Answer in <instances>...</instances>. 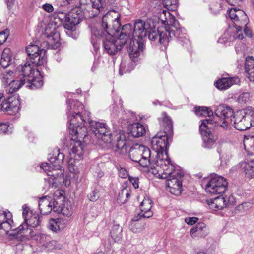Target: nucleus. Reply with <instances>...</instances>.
I'll use <instances>...</instances> for the list:
<instances>
[{
  "instance_id": "1",
  "label": "nucleus",
  "mask_w": 254,
  "mask_h": 254,
  "mask_svg": "<svg viewBox=\"0 0 254 254\" xmlns=\"http://www.w3.org/2000/svg\"><path fill=\"white\" fill-rule=\"evenodd\" d=\"M159 121L163 132H159L152 138L151 156L157 167L163 170L161 177L166 179L168 190L175 195H179L182 192L181 178L184 174L171 163L167 153L168 142L172 140L173 134L172 121L165 112L162 114Z\"/></svg>"
},
{
  "instance_id": "2",
  "label": "nucleus",
  "mask_w": 254,
  "mask_h": 254,
  "mask_svg": "<svg viewBox=\"0 0 254 254\" xmlns=\"http://www.w3.org/2000/svg\"><path fill=\"white\" fill-rule=\"evenodd\" d=\"M131 26L132 27L131 25ZM147 35L149 39L154 44L163 45L164 49H166L168 45L170 33L168 28L161 27L156 30L155 22L151 19L145 21L141 19L137 20L134 23L133 31L132 30L130 37L143 40Z\"/></svg>"
},
{
  "instance_id": "3",
  "label": "nucleus",
  "mask_w": 254,
  "mask_h": 254,
  "mask_svg": "<svg viewBox=\"0 0 254 254\" xmlns=\"http://www.w3.org/2000/svg\"><path fill=\"white\" fill-rule=\"evenodd\" d=\"M84 120L80 113L72 115L68 126L72 140L74 142L70 152V161L74 158L80 160L83 155V150L82 141L87 136V128L84 125Z\"/></svg>"
},
{
  "instance_id": "4",
  "label": "nucleus",
  "mask_w": 254,
  "mask_h": 254,
  "mask_svg": "<svg viewBox=\"0 0 254 254\" xmlns=\"http://www.w3.org/2000/svg\"><path fill=\"white\" fill-rule=\"evenodd\" d=\"M120 14L114 10H110L103 16L101 23V29L95 28L92 30L91 42L95 47L97 46V42L93 41V37H102L104 35H115L118 34L121 29L120 21Z\"/></svg>"
},
{
  "instance_id": "5",
  "label": "nucleus",
  "mask_w": 254,
  "mask_h": 254,
  "mask_svg": "<svg viewBox=\"0 0 254 254\" xmlns=\"http://www.w3.org/2000/svg\"><path fill=\"white\" fill-rule=\"evenodd\" d=\"M132 33V27L130 24L124 25L122 28L120 34L117 39L115 37L118 36V34L115 35H104L102 37H96V38H104L103 45L105 51L109 55H115L119 52L130 37Z\"/></svg>"
},
{
  "instance_id": "6",
  "label": "nucleus",
  "mask_w": 254,
  "mask_h": 254,
  "mask_svg": "<svg viewBox=\"0 0 254 254\" xmlns=\"http://www.w3.org/2000/svg\"><path fill=\"white\" fill-rule=\"evenodd\" d=\"M129 156L131 160L139 163L143 167L157 168L155 160L152 157L151 150L144 145L138 144L133 145L129 150Z\"/></svg>"
},
{
  "instance_id": "7",
  "label": "nucleus",
  "mask_w": 254,
  "mask_h": 254,
  "mask_svg": "<svg viewBox=\"0 0 254 254\" xmlns=\"http://www.w3.org/2000/svg\"><path fill=\"white\" fill-rule=\"evenodd\" d=\"M237 130L243 131L254 126V110L251 107L236 112L229 124Z\"/></svg>"
},
{
  "instance_id": "8",
  "label": "nucleus",
  "mask_w": 254,
  "mask_h": 254,
  "mask_svg": "<svg viewBox=\"0 0 254 254\" xmlns=\"http://www.w3.org/2000/svg\"><path fill=\"white\" fill-rule=\"evenodd\" d=\"M22 209L24 223L16 228L17 231L13 234L21 233L22 236L27 237L28 234H30L31 232L28 227L35 228L39 226L41 223V217L37 213L30 211L26 205H23Z\"/></svg>"
},
{
  "instance_id": "9",
  "label": "nucleus",
  "mask_w": 254,
  "mask_h": 254,
  "mask_svg": "<svg viewBox=\"0 0 254 254\" xmlns=\"http://www.w3.org/2000/svg\"><path fill=\"white\" fill-rule=\"evenodd\" d=\"M168 14L169 19L166 18L165 20L164 24L167 23V24L171 25L175 30H173L169 26H163L164 28H168L169 29V32L170 33V36L168 39V43L170 40L172 39L173 37H176L180 43L184 46L185 45H189L190 41L187 38L186 30L184 28L180 27L178 21L175 19V17L171 15L169 12H167Z\"/></svg>"
},
{
  "instance_id": "10",
  "label": "nucleus",
  "mask_w": 254,
  "mask_h": 254,
  "mask_svg": "<svg viewBox=\"0 0 254 254\" xmlns=\"http://www.w3.org/2000/svg\"><path fill=\"white\" fill-rule=\"evenodd\" d=\"M228 182L223 177L214 175L212 176L205 186L207 192L213 194H221L227 189Z\"/></svg>"
},
{
  "instance_id": "11",
  "label": "nucleus",
  "mask_w": 254,
  "mask_h": 254,
  "mask_svg": "<svg viewBox=\"0 0 254 254\" xmlns=\"http://www.w3.org/2000/svg\"><path fill=\"white\" fill-rule=\"evenodd\" d=\"M91 130L99 139L106 143H111L112 135L108 127L104 123L96 121H89Z\"/></svg>"
},
{
  "instance_id": "12",
  "label": "nucleus",
  "mask_w": 254,
  "mask_h": 254,
  "mask_svg": "<svg viewBox=\"0 0 254 254\" xmlns=\"http://www.w3.org/2000/svg\"><path fill=\"white\" fill-rule=\"evenodd\" d=\"M215 115L223 120L220 126L224 129L229 128V124L234 113L233 109L225 104H220L217 107H214Z\"/></svg>"
},
{
  "instance_id": "13",
  "label": "nucleus",
  "mask_w": 254,
  "mask_h": 254,
  "mask_svg": "<svg viewBox=\"0 0 254 254\" xmlns=\"http://www.w3.org/2000/svg\"><path fill=\"white\" fill-rule=\"evenodd\" d=\"M29 58L32 61V63L35 64L36 66L41 65L45 62L44 56L46 50L40 49L36 45H29L26 49Z\"/></svg>"
},
{
  "instance_id": "14",
  "label": "nucleus",
  "mask_w": 254,
  "mask_h": 254,
  "mask_svg": "<svg viewBox=\"0 0 254 254\" xmlns=\"http://www.w3.org/2000/svg\"><path fill=\"white\" fill-rule=\"evenodd\" d=\"M129 46L128 48V52L131 60L136 62L139 60L141 53L144 49V43L143 40L137 39L134 37H131Z\"/></svg>"
},
{
  "instance_id": "15",
  "label": "nucleus",
  "mask_w": 254,
  "mask_h": 254,
  "mask_svg": "<svg viewBox=\"0 0 254 254\" xmlns=\"http://www.w3.org/2000/svg\"><path fill=\"white\" fill-rule=\"evenodd\" d=\"M229 16L235 24L238 31H241L243 26L248 23V17L245 12L240 9L231 8L229 11Z\"/></svg>"
},
{
  "instance_id": "16",
  "label": "nucleus",
  "mask_w": 254,
  "mask_h": 254,
  "mask_svg": "<svg viewBox=\"0 0 254 254\" xmlns=\"http://www.w3.org/2000/svg\"><path fill=\"white\" fill-rule=\"evenodd\" d=\"M56 27V24L52 23L47 25L43 34L48 39V45L53 48H56L60 45V33L57 31Z\"/></svg>"
},
{
  "instance_id": "17",
  "label": "nucleus",
  "mask_w": 254,
  "mask_h": 254,
  "mask_svg": "<svg viewBox=\"0 0 254 254\" xmlns=\"http://www.w3.org/2000/svg\"><path fill=\"white\" fill-rule=\"evenodd\" d=\"M92 4V10L89 14V17H94L101 12L103 11L106 7L105 0H80L81 6Z\"/></svg>"
},
{
  "instance_id": "18",
  "label": "nucleus",
  "mask_w": 254,
  "mask_h": 254,
  "mask_svg": "<svg viewBox=\"0 0 254 254\" xmlns=\"http://www.w3.org/2000/svg\"><path fill=\"white\" fill-rule=\"evenodd\" d=\"M0 228L3 229L6 233L9 231H13L16 232V228L13 224L12 214L9 212H6L0 210Z\"/></svg>"
},
{
  "instance_id": "19",
  "label": "nucleus",
  "mask_w": 254,
  "mask_h": 254,
  "mask_svg": "<svg viewBox=\"0 0 254 254\" xmlns=\"http://www.w3.org/2000/svg\"><path fill=\"white\" fill-rule=\"evenodd\" d=\"M20 101L15 96L8 97L3 101L1 110L6 112L8 114L13 115L18 112L19 110Z\"/></svg>"
},
{
  "instance_id": "20",
  "label": "nucleus",
  "mask_w": 254,
  "mask_h": 254,
  "mask_svg": "<svg viewBox=\"0 0 254 254\" xmlns=\"http://www.w3.org/2000/svg\"><path fill=\"white\" fill-rule=\"evenodd\" d=\"M145 218L137 213L135 214L129 225L130 230L135 233H140L143 231L146 226Z\"/></svg>"
},
{
  "instance_id": "21",
  "label": "nucleus",
  "mask_w": 254,
  "mask_h": 254,
  "mask_svg": "<svg viewBox=\"0 0 254 254\" xmlns=\"http://www.w3.org/2000/svg\"><path fill=\"white\" fill-rule=\"evenodd\" d=\"M76 10H71L68 14V17L66 19V23L64 24V27L69 31L74 30L76 25L80 23L82 19V16L77 15L74 12H76Z\"/></svg>"
},
{
  "instance_id": "22",
  "label": "nucleus",
  "mask_w": 254,
  "mask_h": 254,
  "mask_svg": "<svg viewBox=\"0 0 254 254\" xmlns=\"http://www.w3.org/2000/svg\"><path fill=\"white\" fill-rule=\"evenodd\" d=\"M207 202L210 209L216 211L222 209L226 207L230 203V198L228 199L226 196L223 197L222 196H220L214 199L208 200Z\"/></svg>"
},
{
  "instance_id": "23",
  "label": "nucleus",
  "mask_w": 254,
  "mask_h": 254,
  "mask_svg": "<svg viewBox=\"0 0 254 254\" xmlns=\"http://www.w3.org/2000/svg\"><path fill=\"white\" fill-rule=\"evenodd\" d=\"M65 201L64 191L62 190H57L54 194L53 201L52 202L53 210L55 212L59 213Z\"/></svg>"
},
{
  "instance_id": "24",
  "label": "nucleus",
  "mask_w": 254,
  "mask_h": 254,
  "mask_svg": "<svg viewBox=\"0 0 254 254\" xmlns=\"http://www.w3.org/2000/svg\"><path fill=\"white\" fill-rule=\"evenodd\" d=\"M240 82L238 77L222 78L215 83L216 87L219 90H225L234 84H238Z\"/></svg>"
},
{
  "instance_id": "25",
  "label": "nucleus",
  "mask_w": 254,
  "mask_h": 254,
  "mask_svg": "<svg viewBox=\"0 0 254 254\" xmlns=\"http://www.w3.org/2000/svg\"><path fill=\"white\" fill-rule=\"evenodd\" d=\"M23 77L17 75L15 79L12 80L4 87L5 91L8 94L13 93L19 90L25 83Z\"/></svg>"
},
{
  "instance_id": "26",
  "label": "nucleus",
  "mask_w": 254,
  "mask_h": 254,
  "mask_svg": "<svg viewBox=\"0 0 254 254\" xmlns=\"http://www.w3.org/2000/svg\"><path fill=\"white\" fill-rule=\"evenodd\" d=\"M40 167L47 173V175L52 178L53 180H57L64 175V170L62 168L57 169L47 163L42 164Z\"/></svg>"
},
{
  "instance_id": "27",
  "label": "nucleus",
  "mask_w": 254,
  "mask_h": 254,
  "mask_svg": "<svg viewBox=\"0 0 254 254\" xmlns=\"http://www.w3.org/2000/svg\"><path fill=\"white\" fill-rule=\"evenodd\" d=\"M140 212L137 214L140 215L144 218H148L153 216V212L151 210L152 208V200L148 197H144L140 203Z\"/></svg>"
},
{
  "instance_id": "28",
  "label": "nucleus",
  "mask_w": 254,
  "mask_h": 254,
  "mask_svg": "<svg viewBox=\"0 0 254 254\" xmlns=\"http://www.w3.org/2000/svg\"><path fill=\"white\" fill-rule=\"evenodd\" d=\"M208 229L205 223L200 222L190 230V234L193 238H203L208 235Z\"/></svg>"
},
{
  "instance_id": "29",
  "label": "nucleus",
  "mask_w": 254,
  "mask_h": 254,
  "mask_svg": "<svg viewBox=\"0 0 254 254\" xmlns=\"http://www.w3.org/2000/svg\"><path fill=\"white\" fill-rule=\"evenodd\" d=\"M33 65H35V64L32 63V61L30 60L26 62L24 65L21 64L18 67V70H21L22 73V74H18V75L23 76V79L25 81L27 78L32 77L34 75L35 73V71L33 69Z\"/></svg>"
},
{
  "instance_id": "30",
  "label": "nucleus",
  "mask_w": 254,
  "mask_h": 254,
  "mask_svg": "<svg viewBox=\"0 0 254 254\" xmlns=\"http://www.w3.org/2000/svg\"><path fill=\"white\" fill-rule=\"evenodd\" d=\"M146 132L145 127L141 124L135 123L128 127V133L134 137H139L143 136Z\"/></svg>"
},
{
  "instance_id": "31",
  "label": "nucleus",
  "mask_w": 254,
  "mask_h": 254,
  "mask_svg": "<svg viewBox=\"0 0 254 254\" xmlns=\"http://www.w3.org/2000/svg\"><path fill=\"white\" fill-rule=\"evenodd\" d=\"M245 71L250 81L254 83V58L253 56L246 58Z\"/></svg>"
},
{
  "instance_id": "32",
  "label": "nucleus",
  "mask_w": 254,
  "mask_h": 254,
  "mask_svg": "<svg viewBox=\"0 0 254 254\" xmlns=\"http://www.w3.org/2000/svg\"><path fill=\"white\" fill-rule=\"evenodd\" d=\"M49 198L47 196L40 198L39 207L41 214L48 215L53 210L52 202L50 201Z\"/></svg>"
},
{
  "instance_id": "33",
  "label": "nucleus",
  "mask_w": 254,
  "mask_h": 254,
  "mask_svg": "<svg viewBox=\"0 0 254 254\" xmlns=\"http://www.w3.org/2000/svg\"><path fill=\"white\" fill-rule=\"evenodd\" d=\"M202 136L203 147L211 148L214 145L216 138L211 133V130L200 132Z\"/></svg>"
},
{
  "instance_id": "34",
  "label": "nucleus",
  "mask_w": 254,
  "mask_h": 254,
  "mask_svg": "<svg viewBox=\"0 0 254 254\" xmlns=\"http://www.w3.org/2000/svg\"><path fill=\"white\" fill-rule=\"evenodd\" d=\"M57 155L54 157H51L49 159L50 163L49 165L53 166L57 169H59L62 168V166L64 163V155L63 153L59 152V150H57Z\"/></svg>"
},
{
  "instance_id": "35",
  "label": "nucleus",
  "mask_w": 254,
  "mask_h": 254,
  "mask_svg": "<svg viewBox=\"0 0 254 254\" xmlns=\"http://www.w3.org/2000/svg\"><path fill=\"white\" fill-rule=\"evenodd\" d=\"M12 54L9 48H5L1 54L0 64L1 66L5 68L9 66L12 63Z\"/></svg>"
},
{
  "instance_id": "36",
  "label": "nucleus",
  "mask_w": 254,
  "mask_h": 254,
  "mask_svg": "<svg viewBox=\"0 0 254 254\" xmlns=\"http://www.w3.org/2000/svg\"><path fill=\"white\" fill-rule=\"evenodd\" d=\"M244 145L246 151L250 155H254V136H245Z\"/></svg>"
},
{
  "instance_id": "37",
  "label": "nucleus",
  "mask_w": 254,
  "mask_h": 254,
  "mask_svg": "<svg viewBox=\"0 0 254 254\" xmlns=\"http://www.w3.org/2000/svg\"><path fill=\"white\" fill-rule=\"evenodd\" d=\"M25 84L27 87L31 89H36L42 87L43 83L40 77H36L33 75L32 77L26 80Z\"/></svg>"
},
{
  "instance_id": "38",
  "label": "nucleus",
  "mask_w": 254,
  "mask_h": 254,
  "mask_svg": "<svg viewBox=\"0 0 254 254\" xmlns=\"http://www.w3.org/2000/svg\"><path fill=\"white\" fill-rule=\"evenodd\" d=\"M116 147L117 149L120 150V153L127 151V144L126 137L124 134H120L117 137Z\"/></svg>"
},
{
  "instance_id": "39",
  "label": "nucleus",
  "mask_w": 254,
  "mask_h": 254,
  "mask_svg": "<svg viewBox=\"0 0 254 254\" xmlns=\"http://www.w3.org/2000/svg\"><path fill=\"white\" fill-rule=\"evenodd\" d=\"M241 166L248 177L252 178L254 176V160L245 162Z\"/></svg>"
},
{
  "instance_id": "40",
  "label": "nucleus",
  "mask_w": 254,
  "mask_h": 254,
  "mask_svg": "<svg viewBox=\"0 0 254 254\" xmlns=\"http://www.w3.org/2000/svg\"><path fill=\"white\" fill-rule=\"evenodd\" d=\"M195 114L199 116H208L209 118L213 116V110L205 106L195 107Z\"/></svg>"
},
{
  "instance_id": "41",
  "label": "nucleus",
  "mask_w": 254,
  "mask_h": 254,
  "mask_svg": "<svg viewBox=\"0 0 254 254\" xmlns=\"http://www.w3.org/2000/svg\"><path fill=\"white\" fill-rule=\"evenodd\" d=\"M111 236L116 242L120 240L122 236V228L119 225H114L110 232Z\"/></svg>"
},
{
  "instance_id": "42",
  "label": "nucleus",
  "mask_w": 254,
  "mask_h": 254,
  "mask_svg": "<svg viewBox=\"0 0 254 254\" xmlns=\"http://www.w3.org/2000/svg\"><path fill=\"white\" fill-rule=\"evenodd\" d=\"M62 220L60 218L51 219L49 220L48 228L52 231L57 232L62 228Z\"/></svg>"
},
{
  "instance_id": "43",
  "label": "nucleus",
  "mask_w": 254,
  "mask_h": 254,
  "mask_svg": "<svg viewBox=\"0 0 254 254\" xmlns=\"http://www.w3.org/2000/svg\"><path fill=\"white\" fill-rule=\"evenodd\" d=\"M60 210L59 213H61L63 215L67 217L71 216L73 213V209L70 202H66L65 201L63 206L61 207V210Z\"/></svg>"
},
{
  "instance_id": "44",
  "label": "nucleus",
  "mask_w": 254,
  "mask_h": 254,
  "mask_svg": "<svg viewBox=\"0 0 254 254\" xmlns=\"http://www.w3.org/2000/svg\"><path fill=\"white\" fill-rule=\"evenodd\" d=\"M214 127V122L211 119H207L203 120L201 125L199 126V130L200 132L210 130Z\"/></svg>"
},
{
  "instance_id": "45",
  "label": "nucleus",
  "mask_w": 254,
  "mask_h": 254,
  "mask_svg": "<svg viewBox=\"0 0 254 254\" xmlns=\"http://www.w3.org/2000/svg\"><path fill=\"white\" fill-rule=\"evenodd\" d=\"M162 4L164 7L169 11H175L178 7L177 0H162Z\"/></svg>"
},
{
  "instance_id": "46",
  "label": "nucleus",
  "mask_w": 254,
  "mask_h": 254,
  "mask_svg": "<svg viewBox=\"0 0 254 254\" xmlns=\"http://www.w3.org/2000/svg\"><path fill=\"white\" fill-rule=\"evenodd\" d=\"M16 74L18 75V73L16 72L15 73V75H14L13 72L11 71L5 72L2 74L1 80L4 87L5 86V85L8 84L10 82V81L13 80V77Z\"/></svg>"
},
{
  "instance_id": "47",
  "label": "nucleus",
  "mask_w": 254,
  "mask_h": 254,
  "mask_svg": "<svg viewBox=\"0 0 254 254\" xmlns=\"http://www.w3.org/2000/svg\"><path fill=\"white\" fill-rule=\"evenodd\" d=\"M55 20H57L60 22H62L64 19H65V23H66V19L68 17V14L64 13L61 11H56L54 12Z\"/></svg>"
},
{
  "instance_id": "48",
  "label": "nucleus",
  "mask_w": 254,
  "mask_h": 254,
  "mask_svg": "<svg viewBox=\"0 0 254 254\" xmlns=\"http://www.w3.org/2000/svg\"><path fill=\"white\" fill-rule=\"evenodd\" d=\"M100 196L99 190L95 189L88 195V198L90 201L94 202L98 199Z\"/></svg>"
},
{
  "instance_id": "49",
  "label": "nucleus",
  "mask_w": 254,
  "mask_h": 254,
  "mask_svg": "<svg viewBox=\"0 0 254 254\" xmlns=\"http://www.w3.org/2000/svg\"><path fill=\"white\" fill-rule=\"evenodd\" d=\"M12 128L7 123H0V133L8 134L12 132Z\"/></svg>"
},
{
  "instance_id": "50",
  "label": "nucleus",
  "mask_w": 254,
  "mask_h": 254,
  "mask_svg": "<svg viewBox=\"0 0 254 254\" xmlns=\"http://www.w3.org/2000/svg\"><path fill=\"white\" fill-rule=\"evenodd\" d=\"M250 99V93L249 92H243L241 94L238 98V101L241 104L247 103Z\"/></svg>"
},
{
  "instance_id": "51",
  "label": "nucleus",
  "mask_w": 254,
  "mask_h": 254,
  "mask_svg": "<svg viewBox=\"0 0 254 254\" xmlns=\"http://www.w3.org/2000/svg\"><path fill=\"white\" fill-rule=\"evenodd\" d=\"M228 32H225L218 39V42L221 44H226L231 41V37H228Z\"/></svg>"
},
{
  "instance_id": "52",
  "label": "nucleus",
  "mask_w": 254,
  "mask_h": 254,
  "mask_svg": "<svg viewBox=\"0 0 254 254\" xmlns=\"http://www.w3.org/2000/svg\"><path fill=\"white\" fill-rule=\"evenodd\" d=\"M9 31L7 30L0 32V45H2L7 39Z\"/></svg>"
},
{
  "instance_id": "53",
  "label": "nucleus",
  "mask_w": 254,
  "mask_h": 254,
  "mask_svg": "<svg viewBox=\"0 0 254 254\" xmlns=\"http://www.w3.org/2000/svg\"><path fill=\"white\" fill-rule=\"evenodd\" d=\"M72 0H56L55 3L59 7H62L71 3Z\"/></svg>"
},
{
  "instance_id": "54",
  "label": "nucleus",
  "mask_w": 254,
  "mask_h": 254,
  "mask_svg": "<svg viewBox=\"0 0 254 254\" xmlns=\"http://www.w3.org/2000/svg\"><path fill=\"white\" fill-rule=\"evenodd\" d=\"M119 175L122 178H126L128 176L127 171L124 168H120L119 170Z\"/></svg>"
},
{
  "instance_id": "55",
  "label": "nucleus",
  "mask_w": 254,
  "mask_h": 254,
  "mask_svg": "<svg viewBox=\"0 0 254 254\" xmlns=\"http://www.w3.org/2000/svg\"><path fill=\"white\" fill-rule=\"evenodd\" d=\"M197 217H188L185 219V222L189 225H192L198 221Z\"/></svg>"
},
{
  "instance_id": "56",
  "label": "nucleus",
  "mask_w": 254,
  "mask_h": 254,
  "mask_svg": "<svg viewBox=\"0 0 254 254\" xmlns=\"http://www.w3.org/2000/svg\"><path fill=\"white\" fill-rule=\"evenodd\" d=\"M42 8L45 11L48 13L51 12L54 10L53 6L51 4L48 3H46L43 5Z\"/></svg>"
},
{
  "instance_id": "57",
  "label": "nucleus",
  "mask_w": 254,
  "mask_h": 254,
  "mask_svg": "<svg viewBox=\"0 0 254 254\" xmlns=\"http://www.w3.org/2000/svg\"><path fill=\"white\" fill-rule=\"evenodd\" d=\"M69 102L70 103V105L67 106V110L68 111L71 110L72 109L75 110L74 106L76 104H77V106H78V105H80L81 106H82L80 103H79L77 101L75 102V101H73V100L71 101L70 100H69Z\"/></svg>"
},
{
  "instance_id": "58",
  "label": "nucleus",
  "mask_w": 254,
  "mask_h": 254,
  "mask_svg": "<svg viewBox=\"0 0 254 254\" xmlns=\"http://www.w3.org/2000/svg\"><path fill=\"white\" fill-rule=\"evenodd\" d=\"M129 181L132 184L134 187L136 189L139 187L138 185V179L137 178H133L132 177H129Z\"/></svg>"
},
{
  "instance_id": "59",
  "label": "nucleus",
  "mask_w": 254,
  "mask_h": 254,
  "mask_svg": "<svg viewBox=\"0 0 254 254\" xmlns=\"http://www.w3.org/2000/svg\"><path fill=\"white\" fill-rule=\"evenodd\" d=\"M226 1L231 5H240L242 0H226Z\"/></svg>"
},
{
  "instance_id": "60",
  "label": "nucleus",
  "mask_w": 254,
  "mask_h": 254,
  "mask_svg": "<svg viewBox=\"0 0 254 254\" xmlns=\"http://www.w3.org/2000/svg\"><path fill=\"white\" fill-rule=\"evenodd\" d=\"M243 27H244V31L245 35L248 37H251L252 36L251 30L247 26V24L246 26H243Z\"/></svg>"
},
{
  "instance_id": "61",
  "label": "nucleus",
  "mask_w": 254,
  "mask_h": 254,
  "mask_svg": "<svg viewBox=\"0 0 254 254\" xmlns=\"http://www.w3.org/2000/svg\"><path fill=\"white\" fill-rule=\"evenodd\" d=\"M39 239V242L41 244H44L46 242V235L44 234H41L37 236V240Z\"/></svg>"
},
{
  "instance_id": "62",
  "label": "nucleus",
  "mask_w": 254,
  "mask_h": 254,
  "mask_svg": "<svg viewBox=\"0 0 254 254\" xmlns=\"http://www.w3.org/2000/svg\"><path fill=\"white\" fill-rule=\"evenodd\" d=\"M214 6V5H212V7H211V9L212 11H213L215 14H217L221 9V6L220 4H217V5H216V7H218V8L216 10H215Z\"/></svg>"
},
{
  "instance_id": "63",
  "label": "nucleus",
  "mask_w": 254,
  "mask_h": 254,
  "mask_svg": "<svg viewBox=\"0 0 254 254\" xmlns=\"http://www.w3.org/2000/svg\"><path fill=\"white\" fill-rule=\"evenodd\" d=\"M71 163H72L71 162ZM71 164H69V169L71 172H73L74 174H76L78 172L77 168H74V166H71Z\"/></svg>"
},
{
  "instance_id": "64",
  "label": "nucleus",
  "mask_w": 254,
  "mask_h": 254,
  "mask_svg": "<svg viewBox=\"0 0 254 254\" xmlns=\"http://www.w3.org/2000/svg\"><path fill=\"white\" fill-rule=\"evenodd\" d=\"M127 191V188H124L119 193V196L121 197H124L125 194V193Z\"/></svg>"
}]
</instances>
